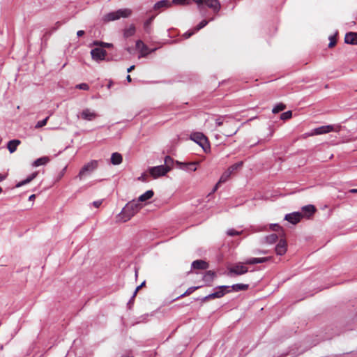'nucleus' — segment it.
I'll use <instances>...</instances> for the list:
<instances>
[{"instance_id":"obj_1","label":"nucleus","mask_w":357,"mask_h":357,"mask_svg":"<svg viewBox=\"0 0 357 357\" xmlns=\"http://www.w3.org/2000/svg\"><path fill=\"white\" fill-rule=\"evenodd\" d=\"M142 205L138 200L133 199L129 202L121 211L122 215L125 218L124 221L130 220L142 208Z\"/></svg>"},{"instance_id":"obj_2","label":"nucleus","mask_w":357,"mask_h":357,"mask_svg":"<svg viewBox=\"0 0 357 357\" xmlns=\"http://www.w3.org/2000/svg\"><path fill=\"white\" fill-rule=\"evenodd\" d=\"M131 14L132 10L130 8H121L105 15L102 17V20L105 22H109L119 20L121 17H129L131 15Z\"/></svg>"},{"instance_id":"obj_3","label":"nucleus","mask_w":357,"mask_h":357,"mask_svg":"<svg viewBox=\"0 0 357 357\" xmlns=\"http://www.w3.org/2000/svg\"><path fill=\"white\" fill-rule=\"evenodd\" d=\"M98 160H93L90 161L82 167L77 177L79 180H82L84 177L94 172L98 168Z\"/></svg>"},{"instance_id":"obj_4","label":"nucleus","mask_w":357,"mask_h":357,"mask_svg":"<svg viewBox=\"0 0 357 357\" xmlns=\"http://www.w3.org/2000/svg\"><path fill=\"white\" fill-rule=\"evenodd\" d=\"M244 263H236L229 268L228 275L229 276L233 275H241L246 273L248 271V267H246Z\"/></svg>"},{"instance_id":"obj_5","label":"nucleus","mask_w":357,"mask_h":357,"mask_svg":"<svg viewBox=\"0 0 357 357\" xmlns=\"http://www.w3.org/2000/svg\"><path fill=\"white\" fill-rule=\"evenodd\" d=\"M168 172H169V169L165 167L164 165L152 167L149 169L150 175L154 178L162 176L165 175Z\"/></svg>"},{"instance_id":"obj_6","label":"nucleus","mask_w":357,"mask_h":357,"mask_svg":"<svg viewBox=\"0 0 357 357\" xmlns=\"http://www.w3.org/2000/svg\"><path fill=\"white\" fill-rule=\"evenodd\" d=\"M136 49L139 52L140 55L139 56V59L142 57H145L150 53L154 52L155 49L150 50L148 46L144 43V42L141 40H138L136 41L135 44Z\"/></svg>"},{"instance_id":"obj_7","label":"nucleus","mask_w":357,"mask_h":357,"mask_svg":"<svg viewBox=\"0 0 357 357\" xmlns=\"http://www.w3.org/2000/svg\"><path fill=\"white\" fill-rule=\"evenodd\" d=\"M91 57L96 61H103L105 59L107 52L100 47H96L91 51Z\"/></svg>"},{"instance_id":"obj_8","label":"nucleus","mask_w":357,"mask_h":357,"mask_svg":"<svg viewBox=\"0 0 357 357\" xmlns=\"http://www.w3.org/2000/svg\"><path fill=\"white\" fill-rule=\"evenodd\" d=\"M190 139L198 144L204 148V144L207 142V138L202 132H194L190 135Z\"/></svg>"},{"instance_id":"obj_9","label":"nucleus","mask_w":357,"mask_h":357,"mask_svg":"<svg viewBox=\"0 0 357 357\" xmlns=\"http://www.w3.org/2000/svg\"><path fill=\"white\" fill-rule=\"evenodd\" d=\"M176 164L178 167L185 171H193L195 172L197 170V165L198 164L197 162H182L179 161H176Z\"/></svg>"},{"instance_id":"obj_10","label":"nucleus","mask_w":357,"mask_h":357,"mask_svg":"<svg viewBox=\"0 0 357 357\" xmlns=\"http://www.w3.org/2000/svg\"><path fill=\"white\" fill-rule=\"evenodd\" d=\"M303 217L301 212H294L291 213L287 214L284 217V220H287L293 225L297 224L300 222L301 219Z\"/></svg>"},{"instance_id":"obj_11","label":"nucleus","mask_w":357,"mask_h":357,"mask_svg":"<svg viewBox=\"0 0 357 357\" xmlns=\"http://www.w3.org/2000/svg\"><path fill=\"white\" fill-rule=\"evenodd\" d=\"M97 114L92 111L90 109H84L83 111L80 113V115L78 116V117L82 118L84 120L86 121H92L95 119L97 117Z\"/></svg>"},{"instance_id":"obj_12","label":"nucleus","mask_w":357,"mask_h":357,"mask_svg":"<svg viewBox=\"0 0 357 357\" xmlns=\"http://www.w3.org/2000/svg\"><path fill=\"white\" fill-rule=\"evenodd\" d=\"M333 130L332 126H323L313 129L310 135H319L331 132Z\"/></svg>"},{"instance_id":"obj_13","label":"nucleus","mask_w":357,"mask_h":357,"mask_svg":"<svg viewBox=\"0 0 357 357\" xmlns=\"http://www.w3.org/2000/svg\"><path fill=\"white\" fill-rule=\"evenodd\" d=\"M218 290L213 293L214 298H222L225 295L227 292H229L231 290L230 286L222 285L216 287Z\"/></svg>"},{"instance_id":"obj_14","label":"nucleus","mask_w":357,"mask_h":357,"mask_svg":"<svg viewBox=\"0 0 357 357\" xmlns=\"http://www.w3.org/2000/svg\"><path fill=\"white\" fill-rule=\"evenodd\" d=\"M287 241L284 239H280L275 246V252L278 255H283L287 252Z\"/></svg>"},{"instance_id":"obj_15","label":"nucleus","mask_w":357,"mask_h":357,"mask_svg":"<svg viewBox=\"0 0 357 357\" xmlns=\"http://www.w3.org/2000/svg\"><path fill=\"white\" fill-rule=\"evenodd\" d=\"M204 6L213 9L215 13H218L221 7L218 0H206Z\"/></svg>"},{"instance_id":"obj_16","label":"nucleus","mask_w":357,"mask_h":357,"mask_svg":"<svg viewBox=\"0 0 357 357\" xmlns=\"http://www.w3.org/2000/svg\"><path fill=\"white\" fill-rule=\"evenodd\" d=\"M344 42L347 44L357 45V33L349 32L345 35Z\"/></svg>"},{"instance_id":"obj_17","label":"nucleus","mask_w":357,"mask_h":357,"mask_svg":"<svg viewBox=\"0 0 357 357\" xmlns=\"http://www.w3.org/2000/svg\"><path fill=\"white\" fill-rule=\"evenodd\" d=\"M316 211L315 207L313 205L309 204L302 208V213L303 217L310 218Z\"/></svg>"},{"instance_id":"obj_18","label":"nucleus","mask_w":357,"mask_h":357,"mask_svg":"<svg viewBox=\"0 0 357 357\" xmlns=\"http://www.w3.org/2000/svg\"><path fill=\"white\" fill-rule=\"evenodd\" d=\"M208 267V263L204 260H195L192 263V268L194 269L205 270Z\"/></svg>"},{"instance_id":"obj_19","label":"nucleus","mask_w":357,"mask_h":357,"mask_svg":"<svg viewBox=\"0 0 357 357\" xmlns=\"http://www.w3.org/2000/svg\"><path fill=\"white\" fill-rule=\"evenodd\" d=\"M172 6L171 0H161L155 3L154 10H160V8H169Z\"/></svg>"},{"instance_id":"obj_20","label":"nucleus","mask_w":357,"mask_h":357,"mask_svg":"<svg viewBox=\"0 0 357 357\" xmlns=\"http://www.w3.org/2000/svg\"><path fill=\"white\" fill-rule=\"evenodd\" d=\"M215 276L214 271H208L203 277V280L206 283L208 286H211V283L213 280Z\"/></svg>"},{"instance_id":"obj_21","label":"nucleus","mask_w":357,"mask_h":357,"mask_svg":"<svg viewBox=\"0 0 357 357\" xmlns=\"http://www.w3.org/2000/svg\"><path fill=\"white\" fill-rule=\"evenodd\" d=\"M38 175V172H35L33 173H32L31 175H29L26 179L17 183L16 185H15V187L16 188H20L22 185H24L26 184H28L31 181H32Z\"/></svg>"},{"instance_id":"obj_22","label":"nucleus","mask_w":357,"mask_h":357,"mask_svg":"<svg viewBox=\"0 0 357 357\" xmlns=\"http://www.w3.org/2000/svg\"><path fill=\"white\" fill-rule=\"evenodd\" d=\"M111 163L114 165H120L123 161V157L119 153H113L111 156Z\"/></svg>"},{"instance_id":"obj_23","label":"nucleus","mask_w":357,"mask_h":357,"mask_svg":"<svg viewBox=\"0 0 357 357\" xmlns=\"http://www.w3.org/2000/svg\"><path fill=\"white\" fill-rule=\"evenodd\" d=\"M154 195V192L152 190H147L144 194L141 195L139 198L138 201L140 202H146L153 197Z\"/></svg>"},{"instance_id":"obj_24","label":"nucleus","mask_w":357,"mask_h":357,"mask_svg":"<svg viewBox=\"0 0 357 357\" xmlns=\"http://www.w3.org/2000/svg\"><path fill=\"white\" fill-rule=\"evenodd\" d=\"M20 144V141L18 139H13L8 142L7 148L10 153H13L16 151L17 146Z\"/></svg>"},{"instance_id":"obj_25","label":"nucleus","mask_w":357,"mask_h":357,"mask_svg":"<svg viewBox=\"0 0 357 357\" xmlns=\"http://www.w3.org/2000/svg\"><path fill=\"white\" fill-rule=\"evenodd\" d=\"M155 18V15L151 16L148 20H146L144 23V29L146 33H151L152 28L151 24Z\"/></svg>"},{"instance_id":"obj_26","label":"nucleus","mask_w":357,"mask_h":357,"mask_svg":"<svg viewBox=\"0 0 357 357\" xmlns=\"http://www.w3.org/2000/svg\"><path fill=\"white\" fill-rule=\"evenodd\" d=\"M50 161V159L48 157L44 156L39 158L33 161L32 163V166L33 167H38L40 165H46Z\"/></svg>"},{"instance_id":"obj_27","label":"nucleus","mask_w":357,"mask_h":357,"mask_svg":"<svg viewBox=\"0 0 357 357\" xmlns=\"http://www.w3.org/2000/svg\"><path fill=\"white\" fill-rule=\"evenodd\" d=\"M230 288L234 291H245L249 288V285L245 284H235L230 286Z\"/></svg>"},{"instance_id":"obj_28","label":"nucleus","mask_w":357,"mask_h":357,"mask_svg":"<svg viewBox=\"0 0 357 357\" xmlns=\"http://www.w3.org/2000/svg\"><path fill=\"white\" fill-rule=\"evenodd\" d=\"M215 20V17H211L208 20H203L202 21H201L199 24L197 25V26H195L194 28L195 29V31H198L199 30L202 29V28L205 27L208 23L209 22H211V21H213Z\"/></svg>"},{"instance_id":"obj_29","label":"nucleus","mask_w":357,"mask_h":357,"mask_svg":"<svg viewBox=\"0 0 357 357\" xmlns=\"http://www.w3.org/2000/svg\"><path fill=\"white\" fill-rule=\"evenodd\" d=\"M135 33V26L133 24H131L128 28L124 30L123 36L126 38L130 37L133 36Z\"/></svg>"},{"instance_id":"obj_30","label":"nucleus","mask_w":357,"mask_h":357,"mask_svg":"<svg viewBox=\"0 0 357 357\" xmlns=\"http://www.w3.org/2000/svg\"><path fill=\"white\" fill-rule=\"evenodd\" d=\"M264 239H265V242L266 243L273 244V243H275L278 241V236L275 234H272L266 236Z\"/></svg>"},{"instance_id":"obj_31","label":"nucleus","mask_w":357,"mask_h":357,"mask_svg":"<svg viewBox=\"0 0 357 357\" xmlns=\"http://www.w3.org/2000/svg\"><path fill=\"white\" fill-rule=\"evenodd\" d=\"M243 165V161L238 162L228 167L227 170L232 174L234 172L240 169Z\"/></svg>"},{"instance_id":"obj_32","label":"nucleus","mask_w":357,"mask_h":357,"mask_svg":"<svg viewBox=\"0 0 357 357\" xmlns=\"http://www.w3.org/2000/svg\"><path fill=\"white\" fill-rule=\"evenodd\" d=\"M172 6H187L192 3V0H171Z\"/></svg>"},{"instance_id":"obj_33","label":"nucleus","mask_w":357,"mask_h":357,"mask_svg":"<svg viewBox=\"0 0 357 357\" xmlns=\"http://www.w3.org/2000/svg\"><path fill=\"white\" fill-rule=\"evenodd\" d=\"M202 286H197V287H189L183 294H181L180 296L178 297V298H182V297H184V296H189L191 294H192L195 290L199 289Z\"/></svg>"},{"instance_id":"obj_34","label":"nucleus","mask_w":357,"mask_h":357,"mask_svg":"<svg viewBox=\"0 0 357 357\" xmlns=\"http://www.w3.org/2000/svg\"><path fill=\"white\" fill-rule=\"evenodd\" d=\"M231 174L227 169L226 171H225L223 172V174L220 176V178L219 179V183H225L227 181H228V179L231 176Z\"/></svg>"},{"instance_id":"obj_35","label":"nucleus","mask_w":357,"mask_h":357,"mask_svg":"<svg viewBox=\"0 0 357 357\" xmlns=\"http://www.w3.org/2000/svg\"><path fill=\"white\" fill-rule=\"evenodd\" d=\"M174 161L172 158L170 156H166L165 158V167L169 168V171L172 169V165L174 164Z\"/></svg>"},{"instance_id":"obj_36","label":"nucleus","mask_w":357,"mask_h":357,"mask_svg":"<svg viewBox=\"0 0 357 357\" xmlns=\"http://www.w3.org/2000/svg\"><path fill=\"white\" fill-rule=\"evenodd\" d=\"M286 106L283 103H279L276 105L272 109V112L273 114H277L281 111H283L285 109Z\"/></svg>"},{"instance_id":"obj_37","label":"nucleus","mask_w":357,"mask_h":357,"mask_svg":"<svg viewBox=\"0 0 357 357\" xmlns=\"http://www.w3.org/2000/svg\"><path fill=\"white\" fill-rule=\"evenodd\" d=\"M228 118L227 116H220L218 119L215 120V123L218 126H222L225 121L227 123L229 122L228 121L226 120Z\"/></svg>"},{"instance_id":"obj_38","label":"nucleus","mask_w":357,"mask_h":357,"mask_svg":"<svg viewBox=\"0 0 357 357\" xmlns=\"http://www.w3.org/2000/svg\"><path fill=\"white\" fill-rule=\"evenodd\" d=\"M291 116H292L291 111H287V112H283L280 115V119L282 120H287V119H289L291 117Z\"/></svg>"},{"instance_id":"obj_39","label":"nucleus","mask_w":357,"mask_h":357,"mask_svg":"<svg viewBox=\"0 0 357 357\" xmlns=\"http://www.w3.org/2000/svg\"><path fill=\"white\" fill-rule=\"evenodd\" d=\"M48 119H49V116L46 117L45 119H44L42 121H39L37 122L35 128H42L44 126H45L47 124V122L48 121Z\"/></svg>"},{"instance_id":"obj_40","label":"nucleus","mask_w":357,"mask_h":357,"mask_svg":"<svg viewBox=\"0 0 357 357\" xmlns=\"http://www.w3.org/2000/svg\"><path fill=\"white\" fill-rule=\"evenodd\" d=\"M205 1L206 0H192V2L193 1L195 3H197L199 10L202 11L204 8V6L205 4Z\"/></svg>"},{"instance_id":"obj_41","label":"nucleus","mask_w":357,"mask_h":357,"mask_svg":"<svg viewBox=\"0 0 357 357\" xmlns=\"http://www.w3.org/2000/svg\"><path fill=\"white\" fill-rule=\"evenodd\" d=\"M241 233H242V231H238L235 230L234 229H229L227 231V235L231 236H236V235H240V234H241Z\"/></svg>"},{"instance_id":"obj_42","label":"nucleus","mask_w":357,"mask_h":357,"mask_svg":"<svg viewBox=\"0 0 357 357\" xmlns=\"http://www.w3.org/2000/svg\"><path fill=\"white\" fill-rule=\"evenodd\" d=\"M330 43L328 44V47L331 48L334 47L336 44V38L335 36H331L329 37Z\"/></svg>"},{"instance_id":"obj_43","label":"nucleus","mask_w":357,"mask_h":357,"mask_svg":"<svg viewBox=\"0 0 357 357\" xmlns=\"http://www.w3.org/2000/svg\"><path fill=\"white\" fill-rule=\"evenodd\" d=\"M76 88L79 89H81V90L86 91V90H89V86L86 83H82V84H79L76 85Z\"/></svg>"},{"instance_id":"obj_44","label":"nucleus","mask_w":357,"mask_h":357,"mask_svg":"<svg viewBox=\"0 0 357 357\" xmlns=\"http://www.w3.org/2000/svg\"><path fill=\"white\" fill-rule=\"evenodd\" d=\"M238 131L237 128H233L231 130V131H225L223 134L227 137L232 136L235 135Z\"/></svg>"},{"instance_id":"obj_45","label":"nucleus","mask_w":357,"mask_h":357,"mask_svg":"<svg viewBox=\"0 0 357 357\" xmlns=\"http://www.w3.org/2000/svg\"><path fill=\"white\" fill-rule=\"evenodd\" d=\"M245 264H257V258L248 259L244 262Z\"/></svg>"},{"instance_id":"obj_46","label":"nucleus","mask_w":357,"mask_h":357,"mask_svg":"<svg viewBox=\"0 0 357 357\" xmlns=\"http://www.w3.org/2000/svg\"><path fill=\"white\" fill-rule=\"evenodd\" d=\"M195 33H196V31H195V29H193L192 31H188L185 32L183 34V36L185 37V38H189L190 36H192Z\"/></svg>"},{"instance_id":"obj_47","label":"nucleus","mask_w":357,"mask_h":357,"mask_svg":"<svg viewBox=\"0 0 357 357\" xmlns=\"http://www.w3.org/2000/svg\"><path fill=\"white\" fill-rule=\"evenodd\" d=\"M145 284V281H144L140 285H139L135 290L134 293H133V295H132V298L135 297L137 291Z\"/></svg>"},{"instance_id":"obj_48","label":"nucleus","mask_w":357,"mask_h":357,"mask_svg":"<svg viewBox=\"0 0 357 357\" xmlns=\"http://www.w3.org/2000/svg\"><path fill=\"white\" fill-rule=\"evenodd\" d=\"M147 174L144 173L142 174L139 178H138V180L139 181H142L143 182H146L147 181Z\"/></svg>"},{"instance_id":"obj_49","label":"nucleus","mask_w":357,"mask_h":357,"mask_svg":"<svg viewBox=\"0 0 357 357\" xmlns=\"http://www.w3.org/2000/svg\"><path fill=\"white\" fill-rule=\"evenodd\" d=\"M271 228L273 231H279L280 229H281V227L278 224L271 225Z\"/></svg>"},{"instance_id":"obj_50","label":"nucleus","mask_w":357,"mask_h":357,"mask_svg":"<svg viewBox=\"0 0 357 357\" xmlns=\"http://www.w3.org/2000/svg\"><path fill=\"white\" fill-rule=\"evenodd\" d=\"M268 259H269L268 257L257 258V264H261V263L266 262L268 260Z\"/></svg>"},{"instance_id":"obj_51","label":"nucleus","mask_w":357,"mask_h":357,"mask_svg":"<svg viewBox=\"0 0 357 357\" xmlns=\"http://www.w3.org/2000/svg\"><path fill=\"white\" fill-rule=\"evenodd\" d=\"M102 203V200H97V201H94L92 204L96 207V208H98Z\"/></svg>"},{"instance_id":"obj_52","label":"nucleus","mask_w":357,"mask_h":357,"mask_svg":"<svg viewBox=\"0 0 357 357\" xmlns=\"http://www.w3.org/2000/svg\"><path fill=\"white\" fill-rule=\"evenodd\" d=\"M220 183H219V181L218 182V183L214 186V188H213V190H212L211 193L215 192L218 190V187H219V185H220Z\"/></svg>"},{"instance_id":"obj_53","label":"nucleus","mask_w":357,"mask_h":357,"mask_svg":"<svg viewBox=\"0 0 357 357\" xmlns=\"http://www.w3.org/2000/svg\"><path fill=\"white\" fill-rule=\"evenodd\" d=\"M84 34V31H82V30H79V31H78L77 32V36L78 37H81V36H82Z\"/></svg>"},{"instance_id":"obj_54","label":"nucleus","mask_w":357,"mask_h":357,"mask_svg":"<svg viewBox=\"0 0 357 357\" xmlns=\"http://www.w3.org/2000/svg\"><path fill=\"white\" fill-rule=\"evenodd\" d=\"M206 298L208 301L210 299H215L213 297V293L206 296Z\"/></svg>"},{"instance_id":"obj_55","label":"nucleus","mask_w":357,"mask_h":357,"mask_svg":"<svg viewBox=\"0 0 357 357\" xmlns=\"http://www.w3.org/2000/svg\"><path fill=\"white\" fill-rule=\"evenodd\" d=\"M206 298L208 301L210 299H215L213 297V293L206 296Z\"/></svg>"},{"instance_id":"obj_56","label":"nucleus","mask_w":357,"mask_h":357,"mask_svg":"<svg viewBox=\"0 0 357 357\" xmlns=\"http://www.w3.org/2000/svg\"><path fill=\"white\" fill-rule=\"evenodd\" d=\"M101 44L103 47H110L111 46H112V45L110 43H101Z\"/></svg>"},{"instance_id":"obj_57","label":"nucleus","mask_w":357,"mask_h":357,"mask_svg":"<svg viewBox=\"0 0 357 357\" xmlns=\"http://www.w3.org/2000/svg\"><path fill=\"white\" fill-rule=\"evenodd\" d=\"M350 193L355 194L357 193V189L356 188H352L349 190Z\"/></svg>"},{"instance_id":"obj_58","label":"nucleus","mask_w":357,"mask_h":357,"mask_svg":"<svg viewBox=\"0 0 357 357\" xmlns=\"http://www.w3.org/2000/svg\"><path fill=\"white\" fill-rule=\"evenodd\" d=\"M134 69H135V66H134V65H132V66H130V67L127 69V72H128V73H130V72H131L132 70H134Z\"/></svg>"},{"instance_id":"obj_59","label":"nucleus","mask_w":357,"mask_h":357,"mask_svg":"<svg viewBox=\"0 0 357 357\" xmlns=\"http://www.w3.org/2000/svg\"><path fill=\"white\" fill-rule=\"evenodd\" d=\"M35 198H36V195L33 194V195L29 196V201H33V200H34Z\"/></svg>"},{"instance_id":"obj_60","label":"nucleus","mask_w":357,"mask_h":357,"mask_svg":"<svg viewBox=\"0 0 357 357\" xmlns=\"http://www.w3.org/2000/svg\"><path fill=\"white\" fill-rule=\"evenodd\" d=\"M126 79H127L128 82H130L132 81L130 75H127Z\"/></svg>"},{"instance_id":"obj_61","label":"nucleus","mask_w":357,"mask_h":357,"mask_svg":"<svg viewBox=\"0 0 357 357\" xmlns=\"http://www.w3.org/2000/svg\"><path fill=\"white\" fill-rule=\"evenodd\" d=\"M134 298H132V296L131 298L130 299V301H128V305L132 303L134 301Z\"/></svg>"},{"instance_id":"obj_62","label":"nucleus","mask_w":357,"mask_h":357,"mask_svg":"<svg viewBox=\"0 0 357 357\" xmlns=\"http://www.w3.org/2000/svg\"><path fill=\"white\" fill-rule=\"evenodd\" d=\"M5 176L0 174V182L3 181L5 179Z\"/></svg>"},{"instance_id":"obj_63","label":"nucleus","mask_w":357,"mask_h":357,"mask_svg":"<svg viewBox=\"0 0 357 357\" xmlns=\"http://www.w3.org/2000/svg\"><path fill=\"white\" fill-rule=\"evenodd\" d=\"M257 253H259V254H266V253H267V251H264V250L261 251V250H259V251L257 252Z\"/></svg>"},{"instance_id":"obj_64","label":"nucleus","mask_w":357,"mask_h":357,"mask_svg":"<svg viewBox=\"0 0 357 357\" xmlns=\"http://www.w3.org/2000/svg\"><path fill=\"white\" fill-rule=\"evenodd\" d=\"M121 357H132L130 354H125L123 355Z\"/></svg>"}]
</instances>
